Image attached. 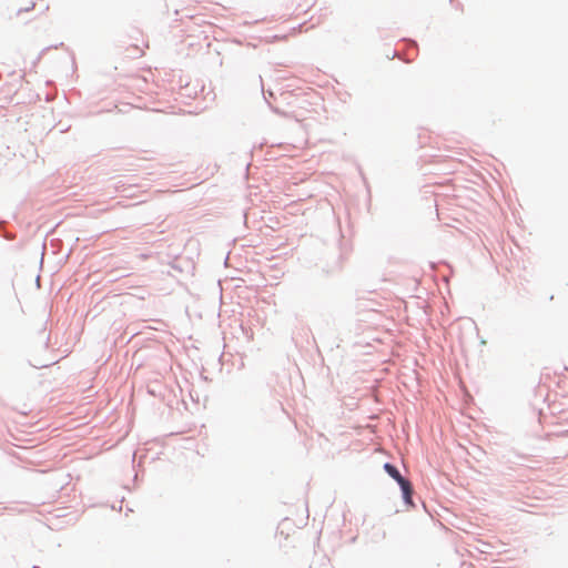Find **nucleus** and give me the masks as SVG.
I'll use <instances>...</instances> for the list:
<instances>
[{
	"instance_id": "1",
	"label": "nucleus",
	"mask_w": 568,
	"mask_h": 568,
	"mask_svg": "<svg viewBox=\"0 0 568 568\" xmlns=\"http://www.w3.org/2000/svg\"><path fill=\"white\" fill-rule=\"evenodd\" d=\"M384 469L385 471L392 477L394 478L400 486L402 488V491H403V496L406 500V503L408 504H412V494H413V489H412V485L410 483L405 479L400 474L399 471L397 470V468L395 466H393L392 464L389 463H386L384 465Z\"/></svg>"
}]
</instances>
